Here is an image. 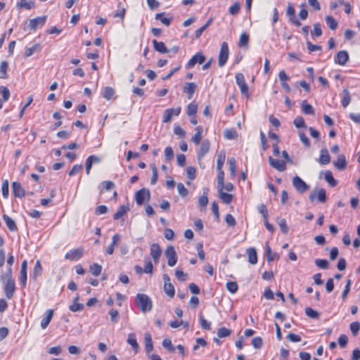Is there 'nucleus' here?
<instances>
[{
	"mask_svg": "<svg viewBox=\"0 0 360 360\" xmlns=\"http://www.w3.org/2000/svg\"><path fill=\"white\" fill-rule=\"evenodd\" d=\"M210 150V141L207 139L203 140L200 144V149L198 153V159L202 158Z\"/></svg>",
	"mask_w": 360,
	"mask_h": 360,
	"instance_id": "obj_19",
	"label": "nucleus"
},
{
	"mask_svg": "<svg viewBox=\"0 0 360 360\" xmlns=\"http://www.w3.org/2000/svg\"><path fill=\"white\" fill-rule=\"evenodd\" d=\"M150 255L153 259L155 264H158L162 255V250L159 244L153 243L150 245Z\"/></svg>",
	"mask_w": 360,
	"mask_h": 360,
	"instance_id": "obj_14",
	"label": "nucleus"
},
{
	"mask_svg": "<svg viewBox=\"0 0 360 360\" xmlns=\"http://www.w3.org/2000/svg\"><path fill=\"white\" fill-rule=\"evenodd\" d=\"M46 16L44 15L31 19L29 22V27L30 30L35 31L38 27L44 25L46 21Z\"/></svg>",
	"mask_w": 360,
	"mask_h": 360,
	"instance_id": "obj_12",
	"label": "nucleus"
},
{
	"mask_svg": "<svg viewBox=\"0 0 360 360\" xmlns=\"http://www.w3.org/2000/svg\"><path fill=\"white\" fill-rule=\"evenodd\" d=\"M324 179L332 187H334L338 184V181L333 178L332 172L330 170L326 171L324 174Z\"/></svg>",
	"mask_w": 360,
	"mask_h": 360,
	"instance_id": "obj_38",
	"label": "nucleus"
},
{
	"mask_svg": "<svg viewBox=\"0 0 360 360\" xmlns=\"http://www.w3.org/2000/svg\"><path fill=\"white\" fill-rule=\"evenodd\" d=\"M301 105L303 113L311 115H314L315 114V111L312 105L309 104L306 101H303L301 103Z\"/></svg>",
	"mask_w": 360,
	"mask_h": 360,
	"instance_id": "obj_33",
	"label": "nucleus"
},
{
	"mask_svg": "<svg viewBox=\"0 0 360 360\" xmlns=\"http://www.w3.org/2000/svg\"><path fill=\"white\" fill-rule=\"evenodd\" d=\"M12 188L13 195L16 198H22L25 196V192L24 188L22 186L21 184L18 181H14L12 183Z\"/></svg>",
	"mask_w": 360,
	"mask_h": 360,
	"instance_id": "obj_17",
	"label": "nucleus"
},
{
	"mask_svg": "<svg viewBox=\"0 0 360 360\" xmlns=\"http://www.w3.org/2000/svg\"><path fill=\"white\" fill-rule=\"evenodd\" d=\"M8 64L6 61H2L0 64V78L6 79L8 78Z\"/></svg>",
	"mask_w": 360,
	"mask_h": 360,
	"instance_id": "obj_43",
	"label": "nucleus"
},
{
	"mask_svg": "<svg viewBox=\"0 0 360 360\" xmlns=\"http://www.w3.org/2000/svg\"><path fill=\"white\" fill-rule=\"evenodd\" d=\"M43 271V268L41 264V262L37 260L35 263L34 269H33V277L36 279L38 276H41Z\"/></svg>",
	"mask_w": 360,
	"mask_h": 360,
	"instance_id": "obj_44",
	"label": "nucleus"
},
{
	"mask_svg": "<svg viewBox=\"0 0 360 360\" xmlns=\"http://www.w3.org/2000/svg\"><path fill=\"white\" fill-rule=\"evenodd\" d=\"M102 271V266L97 264L94 263L90 266V271L94 276H98L101 274Z\"/></svg>",
	"mask_w": 360,
	"mask_h": 360,
	"instance_id": "obj_47",
	"label": "nucleus"
},
{
	"mask_svg": "<svg viewBox=\"0 0 360 360\" xmlns=\"http://www.w3.org/2000/svg\"><path fill=\"white\" fill-rule=\"evenodd\" d=\"M53 310L48 309L46 311V316L44 317L42 319V320L41 321L40 326L42 329H45L47 328V326H49V324L50 323V322L53 318Z\"/></svg>",
	"mask_w": 360,
	"mask_h": 360,
	"instance_id": "obj_25",
	"label": "nucleus"
},
{
	"mask_svg": "<svg viewBox=\"0 0 360 360\" xmlns=\"http://www.w3.org/2000/svg\"><path fill=\"white\" fill-rule=\"evenodd\" d=\"M164 290L165 292L170 297H173L175 294L174 287L170 282V278L167 274L163 275Z\"/></svg>",
	"mask_w": 360,
	"mask_h": 360,
	"instance_id": "obj_10",
	"label": "nucleus"
},
{
	"mask_svg": "<svg viewBox=\"0 0 360 360\" xmlns=\"http://www.w3.org/2000/svg\"><path fill=\"white\" fill-rule=\"evenodd\" d=\"M349 60V54L346 51H340L335 57V63L340 65H345Z\"/></svg>",
	"mask_w": 360,
	"mask_h": 360,
	"instance_id": "obj_16",
	"label": "nucleus"
},
{
	"mask_svg": "<svg viewBox=\"0 0 360 360\" xmlns=\"http://www.w3.org/2000/svg\"><path fill=\"white\" fill-rule=\"evenodd\" d=\"M326 22L328 25V26L332 30H335L338 27V21L332 16L327 15L325 18Z\"/></svg>",
	"mask_w": 360,
	"mask_h": 360,
	"instance_id": "obj_42",
	"label": "nucleus"
},
{
	"mask_svg": "<svg viewBox=\"0 0 360 360\" xmlns=\"http://www.w3.org/2000/svg\"><path fill=\"white\" fill-rule=\"evenodd\" d=\"M129 208L127 205H121L117 212L113 215V219L115 220H117L120 219L122 217H123L128 211Z\"/></svg>",
	"mask_w": 360,
	"mask_h": 360,
	"instance_id": "obj_36",
	"label": "nucleus"
},
{
	"mask_svg": "<svg viewBox=\"0 0 360 360\" xmlns=\"http://www.w3.org/2000/svg\"><path fill=\"white\" fill-rule=\"evenodd\" d=\"M144 341H145V350L146 353L149 354L153 349V344L152 340V337L150 333H145L144 335Z\"/></svg>",
	"mask_w": 360,
	"mask_h": 360,
	"instance_id": "obj_29",
	"label": "nucleus"
},
{
	"mask_svg": "<svg viewBox=\"0 0 360 360\" xmlns=\"http://www.w3.org/2000/svg\"><path fill=\"white\" fill-rule=\"evenodd\" d=\"M231 334V330L228 329L225 327L219 328L217 330V335L219 338H226Z\"/></svg>",
	"mask_w": 360,
	"mask_h": 360,
	"instance_id": "obj_49",
	"label": "nucleus"
},
{
	"mask_svg": "<svg viewBox=\"0 0 360 360\" xmlns=\"http://www.w3.org/2000/svg\"><path fill=\"white\" fill-rule=\"evenodd\" d=\"M196 169L194 167L189 166L186 169V176L188 179L193 180L195 178Z\"/></svg>",
	"mask_w": 360,
	"mask_h": 360,
	"instance_id": "obj_64",
	"label": "nucleus"
},
{
	"mask_svg": "<svg viewBox=\"0 0 360 360\" xmlns=\"http://www.w3.org/2000/svg\"><path fill=\"white\" fill-rule=\"evenodd\" d=\"M153 48L155 51L160 53H167L169 52L168 49L162 41H158L156 39L153 40Z\"/></svg>",
	"mask_w": 360,
	"mask_h": 360,
	"instance_id": "obj_24",
	"label": "nucleus"
},
{
	"mask_svg": "<svg viewBox=\"0 0 360 360\" xmlns=\"http://www.w3.org/2000/svg\"><path fill=\"white\" fill-rule=\"evenodd\" d=\"M135 304L143 313L151 311L153 308L152 300L146 294L138 293L135 297Z\"/></svg>",
	"mask_w": 360,
	"mask_h": 360,
	"instance_id": "obj_1",
	"label": "nucleus"
},
{
	"mask_svg": "<svg viewBox=\"0 0 360 360\" xmlns=\"http://www.w3.org/2000/svg\"><path fill=\"white\" fill-rule=\"evenodd\" d=\"M314 262L318 267L322 269H326L329 266L328 262L326 259H316Z\"/></svg>",
	"mask_w": 360,
	"mask_h": 360,
	"instance_id": "obj_53",
	"label": "nucleus"
},
{
	"mask_svg": "<svg viewBox=\"0 0 360 360\" xmlns=\"http://www.w3.org/2000/svg\"><path fill=\"white\" fill-rule=\"evenodd\" d=\"M165 255L167 258V264L169 266H174L177 262V255L172 245H169L167 248Z\"/></svg>",
	"mask_w": 360,
	"mask_h": 360,
	"instance_id": "obj_4",
	"label": "nucleus"
},
{
	"mask_svg": "<svg viewBox=\"0 0 360 360\" xmlns=\"http://www.w3.org/2000/svg\"><path fill=\"white\" fill-rule=\"evenodd\" d=\"M4 292L8 299H11L15 290V280L6 281L4 283Z\"/></svg>",
	"mask_w": 360,
	"mask_h": 360,
	"instance_id": "obj_11",
	"label": "nucleus"
},
{
	"mask_svg": "<svg viewBox=\"0 0 360 360\" xmlns=\"http://www.w3.org/2000/svg\"><path fill=\"white\" fill-rule=\"evenodd\" d=\"M180 112H181L180 107H177V108H168V109L165 110L164 115H163L162 122L164 123L169 122L172 120L173 116H178L180 114Z\"/></svg>",
	"mask_w": 360,
	"mask_h": 360,
	"instance_id": "obj_13",
	"label": "nucleus"
},
{
	"mask_svg": "<svg viewBox=\"0 0 360 360\" xmlns=\"http://www.w3.org/2000/svg\"><path fill=\"white\" fill-rule=\"evenodd\" d=\"M121 236L119 233H116L113 235L112 237V242L108 246V248L105 250V252L108 255H112L115 250V247L116 246L117 242L120 240Z\"/></svg>",
	"mask_w": 360,
	"mask_h": 360,
	"instance_id": "obj_20",
	"label": "nucleus"
},
{
	"mask_svg": "<svg viewBox=\"0 0 360 360\" xmlns=\"http://www.w3.org/2000/svg\"><path fill=\"white\" fill-rule=\"evenodd\" d=\"M3 219L10 231H14L17 230V226L15 222L9 216H8L7 214H4Z\"/></svg>",
	"mask_w": 360,
	"mask_h": 360,
	"instance_id": "obj_34",
	"label": "nucleus"
},
{
	"mask_svg": "<svg viewBox=\"0 0 360 360\" xmlns=\"http://www.w3.org/2000/svg\"><path fill=\"white\" fill-rule=\"evenodd\" d=\"M249 42V36L246 33L241 34L238 45L241 47L246 46Z\"/></svg>",
	"mask_w": 360,
	"mask_h": 360,
	"instance_id": "obj_60",
	"label": "nucleus"
},
{
	"mask_svg": "<svg viewBox=\"0 0 360 360\" xmlns=\"http://www.w3.org/2000/svg\"><path fill=\"white\" fill-rule=\"evenodd\" d=\"M198 110V105L194 103H191L187 106V114L188 116L195 115Z\"/></svg>",
	"mask_w": 360,
	"mask_h": 360,
	"instance_id": "obj_57",
	"label": "nucleus"
},
{
	"mask_svg": "<svg viewBox=\"0 0 360 360\" xmlns=\"http://www.w3.org/2000/svg\"><path fill=\"white\" fill-rule=\"evenodd\" d=\"M319 162L321 165H328L330 162V157L328 153V151L326 148H323L321 150V154L319 157Z\"/></svg>",
	"mask_w": 360,
	"mask_h": 360,
	"instance_id": "obj_23",
	"label": "nucleus"
},
{
	"mask_svg": "<svg viewBox=\"0 0 360 360\" xmlns=\"http://www.w3.org/2000/svg\"><path fill=\"white\" fill-rule=\"evenodd\" d=\"M223 190L224 188H218L219 196L224 203L229 205L233 200V195L231 194L224 193Z\"/></svg>",
	"mask_w": 360,
	"mask_h": 360,
	"instance_id": "obj_28",
	"label": "nucleus"
},
{
	"mask_svg": "<svg viewBox=\"0 0 360 360\" xmlns=\"http://www.w3.org/2000/svg\"><path fill=\"white\" fill-rule=\"evenodd\" d=\"M197 89V85L193 82H187L184 86V92L188 95V98L191 99L193 97L195 90Z\"/></svg>",
	"mask_w": 360,
	"mask_h": 360,
	"instance_id": "obj_21",
	"label": "nucleus"
},
{
	"mask_svg": "<svg viewBox=\"0 0 360 360\" xmlns=\"http://www.w3.org/2000/svg\"><path fill=\"white\" fill-rule=\"evenodd\" d=\"M334 166L339 170H343L347 167L345 156L342 154L339 155L336 161L333 162Z\"/></svg>",
	"mask_w": 360,
	"mask_h": 360,
	"instance_id": "obj_26",
	"label": "nucleus"
},
{
	"mask_svg": "<svg viewBox=\"0 0 360 360\" xmlns=\"http://www.w3.org/2000/svg\"><path fill=\"white\" fill-rule=\"evenodd\" d=\"M115 94V91L112 87L106 86L102 91V96L107 100H110Z\"/></svg>",
	"mask_w": 360,
	"mask_h": 360,
	"instance_id": "obj_41",
	"label": "nucleus"
},
{
	"mask_svg": "<svg viewBox=\"0 0 360 360\" xmlns=\"http://www.w3.org/2000/svg\"><path fill=\"white\" fill-rule=\"evenodd\" d=\"M217 188H224V172L222 169L217 170Z\"/></svg>",
	"mask_w": 360,
	"mask_h": 360,
	"instance_id": "obj_48",
	"label": "nucleus"
},
{
	"mask_svg": "<svg viewBox=\"0 0 360 360\" xmlns=\"http://www.w3.org/2000/svg\"><path fill=\"white\" fill-rule=\"evenodd\" d=\"M2 195L4 198H7L9 194V184L8 180L3 181L1 185Z\"/></svg>",
	"mask_w": 360,
	"mask_h": 360,
	"instance_id": "obj_52",
	"label": "nucleus"
},
{
	"mask_svg": "<svg viewBox=\"0 0 360 360\" xmlns=\"http://www.w3.org/2000/svg\"><path fill=\"white\" fill-rule=\"evenodd\" d=\"M286 13L290 18V21L293 25H295L297 27L301 26V22L297 20V18H296V16L295 15V11L292 4H288Z\"/></svg>",
	"mask_w": 360,
	"mask_h": 360,
	"instance_id": "obj_18",
	"label": "nucleus"
},
{
	"mask_svg": "<svg viewBox=\"0 0 360 360\" xmlns=\"http://www.w3.org/2000/svg\"><path fill=\"white\" fill-rule=\"evenodd\" d=\"M202 131H203V128L201 126H198L196 128H195V134L193 135V136L192 137V141L198 145L200 143V141L202 139Z\"/></svg>",
	"mask_w": 360,
	"mask_h": 360,
	"instance_id": "obj_37",
	"label": "nucleus"
},
{
	"mask_svg": "<svg viewBox=\"0 0 360 360\" xmlns=\"http://www.w3.org/2000/svg\"><path fill=\"white\" fill-rule=\"evenodd\" d=\"M0 94L2 95L4 101H7L8 100L10 97V91L7 87L4 86H1Z\"/></svg>",
	"mask_w": 360,
	"mask_h": 360,
	"instance_id": "obj_61",
	"label": "nucleus"
},
{
	"mask_svg": "<svg viewBox=\"0 0 360 360\" xmlns=\"http://www.w3.org/2000/svg\"><path fill=\"white\" fill-rule=\"evenodd\" d=\"M266 256L268 262H271L274 259H278L279 258V256L277 253L272 252L271 249L269 245V242L266 243Z\"/></svg>",
	"mask_w": 360,
	"mask_h": 360,
	"instance_id": "obj_30",
	"label": "nucleus"
},
{
	"mask_svg": "<svg viewBox=\"0 0 360 360\" xmlns=\"http://www.w3.org/2000/svg\"><path fill=\"white\" fill-rule=\"evenodd\" d=\"M226 155L224 151H221L217 156V169L221 170L225 161Z\"/></svg>",
	"mask_w": 360,
	"mask_h": 360,
	"instance_id": "obj_45",
	"label": "nucleus"
},
{
	"mask_svg": "<svg viewBox=\"0 0 360 360\" xmlns=\"http://www.w3.org/2000/svg\"><path fill=\"white\" fill-rule=\"evenodd\" d=\"M305 314L311 319H318L319 317V314L311 307H307L305 309Z\"/></svg>",
	"mask_w": 360,
	"mask_h": 360,
	"instance_id": "obj_63",
	"label": "nucleus"
},
{
	"mask_svg": "<svg viewBox=\"0 0 360 360\" xmlns=\"http://www.w3.org/2000/svg\"><path fill=\"white\" fill-rule=\"evenodd\" d=\"M78 299H79V297H76L74 299L73 303L71 305H70V307H69V309L72 312L81 311L84 308L83 304L77 302Z\"/></svg>",
	"mask_w": 360,
	"mask_h": 360,
	"instance_id": "obj_39",
	"label": "nucleus"
},
{
	"mask_svg": "<svg viewBox=\"0 0 360 360\" xmlns=\"http://www.w3.org/2000/svg\"><path fill=\"white\" fill-rule=\"evenodd\" d=\"M164 15H165V13H157L155 15V19L160 20V22L162 24L165 25L166 26H169L171 24L172 18V17L166 18V17H164Z\"/></svg>",
	"mask_w": 360,
	"mask_h": 360,
	"instance_id": "obj_40",
	"label": "nucleus"
},
{
	"mask_svg": "<svg viewBox=\"0 0 360 360\" xmlns=\"http://www.w3.org/2000/svg\"><path fill=\"white\" fill-rule=\"evenodd\" d=\"M199 320H200V326L202 327V328H203L205 330H210V329L211 323L207 321L204 318V316L202 315V314H200L199 315Z\"/></svg>",
	"mask_w": 360,
	"mask_h": 360,
	"instance_id": "obj_54",
	"label": "nucleus"
},
{
	"mask_svg": "<svg viewBox=\"0 0 360 360\" xmlns=\"http://www.w3.org/2000/svg\"><path fill=\"white\" fill-rule=\"evenodd\" d=\"M177 190L179 194L183 198L186 197L188 194V189L184 186V185L182 183H179L177 184Z\"/></svg>",
	"mask_w": 360,
	"mask_h": 360,
	"instance_id": "obj_56",
	"label": "nucleus"
},
{
	"mask_svg": "<svg viewBox=\"0 0 360 360\" xmlns=\"http://www.w3.org/2000/svg\"><path fill=\"white\" fill-rule=\"evenodd\" d=\"M229 170L232 176H236V161L234 158H231L229 160Z\"/></svg>",
	"mask_w": 360,
	"mask_h": 360,
	"instance_id": "obj_50",
	"label": "nucleus"
},
{
	"mask_svg": "<svg viewBox=\"0 0 360 360\" xmlns=\"http://www.w3.org/2000/svg\"><path fill=\"white\" fill-rule=\"evenodd\" d=\"M292 185L299 193H303L309 189V186L300 176H295L292 179Z\"/></svg>",
	"mask_w": 360,
	"mask_h": 360,
	"instance_id": "obj_5",
	"label": "nucleus"
},
{
	"mask_svg": "<svg viewBox=\"0 0 360 360\" xmlns=\"http://www.w3.org/2000/svg\"><path fill=\"white\" fill-rule=\"evenodd\" d=\"M269 165L279 172H283L286 169V164L284 160L274 159L272 157L269 158Z\"/></svg>",
	"mask_w": 360,
	"mask_h": 360,
	"instance_id": "obj_15",
	"label": "nucleus"
},
{
	"mask_svg": "<svg viewBox=\"0 0 360 360\" xmlns=\"http://www.w3.org/2000/svg\"><path fill=\"white\" fill-rule=\"evenodd\" d=\"M294 124L297 128H305L307 126L305 124L304 120L301 116H297L294 120Z\"/></svg>",
	"mask_w": 360,
	"mask_h": 360,
	"instance_id": "obj_59",
	"label": "nucleus"
},
{
	"mask_svg": "<svg viewBox=\"0 0 360 360\" xmlns=\"http://www.w3.org/2000/svg\"><path fill=\"white\" fill-rule=\"evenodd\" d=\"M350 330L354 336H356L360 330V323L358 321L352 322L350 326Z\"/></svg>",
	"mask_w": 360,
	"mask_h": 360,
	"instance_id": "obj_62",
	"label": "nucleus"
},
{
	"mask_svg": "<svg viewBox=\"0 0 360 360\" xmlns=\"http://www.w3.org/2000/svg\"><path fill=\"white\" fill-rule=\"evenodd\" d=\"M14 280L13 278L12 267L8 266L6 271L0 275V282L4 283L6 281Z\"/></svg>",
	"mask_w": 360,
	"mask_h": 360,
	"instance_id": "obj_32",
	"label": "nucleus"
},
{
	"mask_svg": "<svg viewBox=\"0 0 360 360\" xmlns=\"http://www.w3.org/2000/svg\"><path fill=\"white\" fill-rule=\"evenodd\" d=\"M229 50L226 42H223L221 45L218 58V65L220 68L223 67L229 58Z\"/></svg>",
	"mask_w": 360,
	"mask_h": 360,
	"instance_id": "obj_2",
	"label": "nucleus"
},
{
	"mask_svg": "<svg viewBox=\"0 0 360 360\" xmlns=\"http://www.w3.org/2000/svg\"><path fill=\"white\" fill-rule=\"evenodd\" d=\"M321 202H324L326 200V193L324 188H320L318 191L311 192L309 195V199L311 202H314L315 199Z\"/></svg>",
	"mask_w": 360,
	"mask_h": 360,
	"instance_id": "obj_8",
	"label": "nucleus"
},
{
	"mask_svg": "<svg viewBox=\"0 0 360 360\" xmlns=\"http://www.w3.org/2000/svg\"><path fill=\"white\" fill-rule=\"evenodd\" d=\"M34 6L33 1L27 2V0H20V2L18 3L17 6L18 8H25L27 10H30Z\"/></svg>",
	"mask_w": 360,
	"mask_h": 360,
	"instance_id": "obj_55",
	"label": "nucleus"
},
{
	"mask_svg": "<svg viewBox=\"0 0 360 360\" xmlns=\"http://www.w3.org/2000/svg\"><path fill=\"white\" fill-rule=\"evenodd\" d=\"M227 290L232 294L236 293L238 290V285L236 282L229 281L226 283Z\"/></svg>",
	"mask_w": 360,
	"mask_h": 360,
	"instance_id": "obj_51",
	"label": "nucleus"
},
{
	"mask_svg": "<svg viewBox=\"0 0 360 360\" xmlns=\"http://www.w3.org/2000/svg\"><path fill=\"white\" fill-rule=\"evenodd\" d=\"M83 252L84 250L82 248L73 249L65 254V258L71 261H77L82 257Z\"/></svg>",
	"mask_w": 360,
	"mask_h": 360,
	"instance_id": "obj_9",
	"label": "nucleus"
},
{
	"mask_svg": "<svg viewBox=\"0 0 360 360\" xmlns=\"http://www.w3.org/2000/svg\"><path fill=\"white\" fill-rule=\"evenodd\" d=\"M224 137L229 140L236 139L238 137V133L234 129H226L224 131Z\"/></svg>",
	"mask_w": 360,
	"mask_h": 360,
	"instance_id": "obj_46",
	"label": "nucleus"
},
{
	"mask_svg": "<svg viewBox=\"0 0 360 360\" xmlns=\"http://www.w3.org/2000/svg\"><path fill=\"white\" fill-rule=\"evenodd\" d=\"M41 50V45L39 43L34 44L31 47H26L25 50V56L30 57L33 55L35 52Z\"/></svg>",
	"mask_w": 360,
	"mask_h": 360,
	"instance_id": "obj_31",
	"label": "nucleus"
},
{
	"mask_svg": "<svg viewBox=\"0 0 360 360\" xmlns=\"http://www.w3.org/2000/svg\"><path fill=\"white\" fill-rule=\"evenodd\" d=\"M127 342L131 345V348L136 353L139 352V345L137 342L136 335L134 333H131L128 335Z\"/></svg>",
	"mask_w": 360,
	"mask_h": 360,
	"instance_id": "obj_22",
	"label": "nucleus"
},
{
	"mask_svg": "<svg viewBox=\"0 0 360 360\" xmlns=\"http://www.w3.org/2000/svg\"><path fill=\"white\" fill-rule=\"evenodd\" d=\"M235 77L236 84L239 86L241 94L247 98L249 97V89L245 82L243 74L240 72L236 73Z\"/></svg>",
	"mask_w": 360,
	"mask_h": 360,
	"instance_id": "obj_3",
	"label": "nucleus"
},
{
	"mask_svg": "<svg viewBox=\"0 0 360 360\" xmlns=\"http://www.w3.org/2000/svg\"><path fill=\"white\" fill-rule=\"evenodd\" d=\"M150 191L147 188H142L139 190L135 194L136 202L138 205H143L145 199L148 200L150 199Z\"/></svg>",
	"mask_w": 360,
	"mask_h": 360,
	"instance_id": "obj_6",
	"label": "nucleus"
},
{
	"mask_svg": "<svg viewBox=\"0 0 360 360\" xmlns=\"http://www.w3.org/2000/svg\"><path fill=\"white\" fill-rule=\"evenodd\" d=\"M246 252L248 256V262L251 264L257 263V254L255 248H249L247 249Z\"/></svg>",
	"mask_w": 360,
	"mask_h": 360,
	"instance_id": "obj_27",
	"label": "nucleus"
},
{
	"mask_svg": "<svg viewBox=\"0 0 360 360\" xmlns=\"http://www.w3.org/2000/svg\"><path fill=\"white\" fill-rule=\"evenodd\" d=\"M162 345L164 348L167 349L169 352H173L175 350V347H174L172 341L169 339H164L162 340Z\"/></svg>",
	"mask_w": 360,
	"mask_h": 360,
	"instance_id": "obj_58",
	"label": "nucleus"
},
{
	"mask_svg": "<svg viewBox=\"0 0 360 360\" xmlns=\"http://www.w3.org/2000/svg\"><path fill=\"white\" fill-rule=\"evenodd\" d=\"M351 102V96L349 90L347 89H345L342 91V105L343 108H347Z\"/></svg>",
	"mask_w": 360,
	"mask_h": 360,
	"instance_id": "obj_35",
	"label": "nucleus"
},
{
	"mask_svg": "<svg viewBox=\"0 0 360 360\" xmlns=\"http://www.w3.org/2000/svg\"><path fill=\"white\" fill-rule=\"evenodd\" d=\"M205 56L201 52H198L188 60V62L186 65V68L191 69L196 63L202 64L205 62Z\"/></svg>",
	"mask_w": 360,
	"mask_h": 360,
	"instance_id": "obj_7",
	"label": "nucleus"
}]
</instances>
